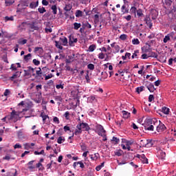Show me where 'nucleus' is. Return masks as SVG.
Listing matches in <instances>:
<instances>
[{
    "label": "nucleus",
    "mask_w": 176,
    "mask_h": 176,
    "mask_svg": "<svg viewBox=\"0 0 176 176\" xmlns=\"http://www.w3.org/2000/svg\"><path fill=\"white\" fill-rule=\"evenodd\" d=\"M122 153H123V151H122V149H120L118 151L115 152L116 156H122Z\"/></svg>",
    "instance_id": "obj_48"
},
{
    "label": "nucleus",
    "mask_w": 176,
    "mask_h": 176,
    "mask_svg": "<svg viewBox=\"0 0 176 176\" xmlns=\"http://www.w3.org/2000/svg\"><path fill=\"white\" fill-rule=\"evenodd\" d=\"M64 116H65V119H67V120H68V119H69V111H66L64 114Z\"/></svg>",
    "instance_id": "obj_60"
},
{
    "label": "nucleus",
    "mask_w": 176,
    "mask_h": 176,
    "mask_svg": "<svg viewBox=\"0 0 176 176\" xmlns=\"http://www.w3.org/2000/svg\"><path fill=\"white\" fill-rule=\"evenodd\" d=\"M95 23H98L100 21V16L98 14H95L94 16Z\"/></svg>",
    "instance_id": "obj_53"
},
{
    "label": "nucleus",
    "mask_w": 176,
    "mask_h": 176,
    "mask_svg": "<svg viewBox=\"0 0 176 176\" xmlns=\"http://www.w3.org/2000/svg\"><path fill=\"white\" fill-rule=\"evenodd\" d=\"M136 13H137V16H138V17H144V13H142V9H138L136 11Z\"/></svg>",
    "instance_id": "obj_35"
},
{
    "label": "nucleus",
    "mask_w": 176,
    "mask_h": 176,
    "mask_svg": "<svg viewBox=\"0 0 176 176\" xmlns=\"http://www.w3.org/2000/svg\"><path fill=\"white\" fill-rule=\"evenodd\" d=\"M137 53H140V52L138 50H135L134 52V53L133 54L131 58H135V57L137 58V56H138V55H137Z\"/></svg>",
    "instance_id": "obj_58"
},
{
    "label": "nucleus",
    "mask_w": 176,
    "mask_h": 176,
    "mask_svg": "<svg viewBox=\"0 0 176 176\" xmlns=\"http://www.w3.org/2000/svg\"><path fill=\"white\" fill-rule=\"evenodd\" d=\"M74 135H79V134H82V130L76 129L75 132L73 133Z\"/></svg>",
    "instance_id": "obj_49"
},
{
    "label": "nucleus",
    "mask_w": 176,
    "mask_h": 176,
    "mask_svg": "<svg viewBox=\"0 0 176 176\" xmlns=\"http://www.w3.org/2000/svg\"><path fill=\"white\" fill-rule=\"evenodd\" d=\"M38 12H39L41 14H43L45 12H46V9L44 7L39 8L38 9Z\"/></svg>",
    "instance_id": "obj_50"
},
{
    "label": "nucleus",
    "mask_w": 176,
    "mask_h": 176,
    "mask_svg": "<svg viewBox=\"0 0 176 176\" xmlns=\"http://www.w3.org/2000/svg\"><path fill=\"white\" fill-rule=\"evenodd\" d=\"M141 162L144 164H148V159L146 158V157L145 156V154H142L141 155V159H140Z\"/></svg>",
    "instance_id": "obj_19"
},
{
    "label": "nucleus",
    "mask_w": 176,
    "mask_h": 176,
    "mask_svg": "<svg viewBox=\"0 0 176 176\" xmlns=\"http://www.w3.org/2000/svg\"><path fill=\"white\" fill-rule=\"evenodd\" d=\"M152 51V48L149 47H142V52L143 53H150V52Z\"/></svg>",
    "instance_id": "obj_20"
},
{
    "label": "nucleus",
    "mask_w": 176,
    "mask_h": 176,
    "mask_svg": "<svg viewBox=\"0 0 176 176\" xmlns=\"http://www.w3.org/2000/svg\"><path fill=\"white\" fill-rule=\"evenodd\" d=\"M14 3V0L12 1V0H6L5 1V3H6V6H12V5H13Z\"/></svg>",
    "instance_id": "obj_26"
},
{
    "label": "nucleus",
    "mask_w": 176,
    "mask_h": 176,
    "mask_svg": "<svg viewBox=\"0 0 176 176\" xmlns=\"http://www.w3.org/2000/svg\"><path fill=\"white\" fill-rule=\"evenodd\" d=\"M21 76V72H16L12 75V76L10 77V80H11L12 82H14V79H17V78H20Z\"/></svg>",
    "instance_id": "obj_12"
},
{
    "label": "nucleus",
    "mask_w": 176,
    "mask_h": 176,
    "mask_svg": "<svg viewBox=\"0 0 176 176\" xmlns=\"http://www.w3.org/2000/svg\"><path fill=\"white\" fill-rule=\"evenodd\" d=\"M130 12H131V13L135 14V13H137V8H135V6L131 7Z\"/></svg>",
    "instance_id": "obj_47"
},
{
    "label": "nucleus",
    "mask_w": 176,
    "mask_h": 176,
    "mask_svg": "<svg viewBox=\"0 0 176 176\" xmlns=\"http://www.w3.org/2000/svg\"><path fill=\"white\" fill-rule=\"evenodd\" d=\"M144 21L146 24L148 25V28H150L151 30L153 26V24L152 23V21H151V17H149V15H146L145 16Z\"/></svg>",
    "instance_id": "obj_11"
},
{
    "label": "nucleus",
    "mask_w": 176,
    "mask_h": 176,
    "mask_svg": "<svg viewBox=\"0 0 176 176\" xmlns=\"http://www.w3.org/2000/svg\"><path fill=\"white\" fill-rule=\"evenodd\" d=\"M17 137L19 140H23V138H24V132H23V129H21L17 132Z\"/></svg>",
    "instance_id": "obj_18"
},
{
    "label": "nucleus",
    "mask_w": 176,
    "mask_h": 176,
    "mask_svg": "<svg viewBox=\"0 0 176 176\" xmlns=\"http://www.w3.org/2000/svg\"><path fill=\"white\" fill-rule=\"evenodd\" d=\"M153 144H152V140H140V148L141 146L144 147L145 146L146 148H149L152 146Z\"/></svg>",
    "instance_id": "obj_5"
},
{
    "label": "nucleus",
    "mask_w": 176,
    "mask_h": 176,
    "mask_svg": "<svg viewBox=\"0 0 176 176\" xmlns=\"http://www.w3.org/2000/svg\"><path fill=\"white\" fill-rule=\"evenodd\" d=\"M162 111L163 112V113H164L165 115H168V113H170V109L164 107H162Z\"/></svg>",
    "instance_id": "obj_28"
},
{
    "label": "nucleus",
    "mask_w": 176,
    "mask_h": 176,
    "mask_svg": "<svg viewBox=\"0 0 176 176\" xmlns=\"http://www.w3.org/2000/svg\"><path fill=\"white\" fill-rule=\"evenodd\" d=\"M36 90L39 93V94H42V91H41V90H42V85H36Z\"/></svg>",
    "instance_id": "obj_38"
},
{
    "label": "nucleus",
    "mask_w": 176,
    "mask_h": 176,
    "mask_svg": "<svg viewBox=\"0 0 176 176\" xmlns=\"http://www.w3.org/2000/svg\"><path fill=\"white\" fill-rule=\"evenodd\" d=\"M166 129H167L166 127V125H164V124H163L161 121H159V124L156 127V130L158 133H163V131H164V130H166Z\"/></svg>",
    "instance_id": "obj_6"
},
{
    "label": "nucleus",
    "mask_w": 176,
    "mask_h": 176,
    "mask_svg": "<svg viewBox=\"0 0 176 176\" xmlns=\"http://www.w3.org/2000/svg\"><path fill=\"white\" fill-rule=\"evenodd\" d=\"M121 10L123 12V14H124V13H129V8H126V5L122 6Z\"/></svg>",
    "instance_id": "obj_34"
},
{
    "label": "nucleus",
    "mask_w": 176,
    "mask_h": 176,
    "mask_svg": "<svg viewBox=\"0 0 176 176\" xmlns=\"http://www.w3.org/2000/svg\"><path fill=\"white\" fill-rule=\"evenodd\" d=\"M157 154L160 155L161 159H164V157H166V153L160 150V148L159 149Z\"/></svg>",
    "instance_id": "obj_24"
},
{
    "label": "nucleus",
    "mask_w": 176,
    "mask_h": 176,
    "mask_svg": "<svg viewBox=\"0 0 176 176\" xmlns=\"http://www.w3.org/2000/svg\"><path fill=\"white\" fill-rule=\"evenodd\" d=\"M133 45H140V40L138 38H134L132 40Z\"/></svg>",
    "instance_id": "obj_51"
},
{
    "label": "nucleus",
    "mask_w": 176,
    "mask_h": 176,
    "mask_svg": "<svg viewBox=\"0 0 176 176\" xmlns=\"http://www.w3.org/2000/svg\"><path fill=\"white\" fill-rule=\"evenodd\" d=\"M153 100H155V96H153V95H150L148 96L149 102H152Z\"/></svg>",
    "instance_id": "obj_61"
},
{
    "label": "nucleus",
    "mask_w": 176,
    "mask_h": 176,
    "mask_svg": "<svg viewBox=\"0 0 176 176\" xmlns=\"http://www.w3.org/2000/svg\"><path fill=\"white\" fill-rule=\"evenodd\" d=\"M159 121L156 119H147L146 120V124H147L148 126H151L153 125V126H156V127H157V126L159 125Z\"/></svg>",
    "instance_id": "obj_7"
},
{
    "label": "nucleus",
    "mask_w": 176,
    "mask_h": 176,
    "mask_svg": "<svg viewBox=\"0 0 176 176\" xmlns=\"http://www.w3.org/2000/svg\"><path fill=\"white\" fill-rule=\"evenodd\" d=\"M35 2L32 1V3H30V9H35Z\"/></svg>",
    "instance_id": "obj_63"
},
{
    "label": "nucleus",
    "mask_w": 176,
    "mask_h": 176,
    "mask_svg": "<svg viewBox=\"0 0 176 176\" xmlns=\"http://www.w3.org/2000/svg\"><path fill=\"white\" fill-rule=\"evenodd\" d=\"M71 9H72V5L71 4H66L65 8H64V10H65V16L67 19H68V17H69V14H72L73 11H71Z\"/></svg>",
    "instance_id": "obj_3"
},
{
    "label": "nucleus",
    "mask_w": 176,
    "mask_h": 176,
    "mask_svg": "<svg viewBox=\"0 0 176 176\" xmlns=\"http://www.w3.org/2000/svg\"><path fill=\"white\" fill-rule=\"evenodd\" d=\"M35 74H36V76H34V78L42 77V75H43V73L42 72V69L41 67H38V70H36Z\"/></svg>",
    "instance_id": "obj_16"
},
{
    "label": "nucleus",
    "mask_w": 176,
    "mask_h": 176,
    "mask_svg": "<svg viewBox=\"0 0 176 176\" xmlns=\"http://www.w3.org/2000/svg\"><path fill=\"white\" fill-rule=\"evenodd\" d=\"M170 13L173 14V17H176V8L173 7V9L171 10Z\"/></svg>",
    "instance_id": "obj_57"
},
{
    "label": "nucleus",
    "mask_w": 176,
    "mask_h": 176,
    "mask_svg": "<svg viewBox=\"0 0 176 176\" xmlns=\"http://www.w3.org/2000/svg\"><path fill=\"white\" fill-rule=\"evenodd\" d=\"M169 36H170L171 39L173 40L174 42L176 41V32H172L169 33Z\"/></svg>",
    "instance_id": "obj_31"
},
{
    "label": "nucleus",
    "mask_w": 176,
    "mask_h": 176,
    "mask_svg": "<svg viewBox=\"0 0 176 176\" xmlns=\"http://www.w3.org/2000/svg\"><path fill=\"white\" fill-rule=\"evenodd\" d=\"M144 86L137 87L136 91H137L138 94H140L141 93V91H144Z\"/></svg>",
    "instance_id": "obj_37"
},
{
    "label": "nucleus",
    "mask_w": 176,
    "mask_h": 176,
    "mask_svg": "<svg viewBox=\"0 0 176 176\" xmlns=\"http://www.w3.org/2000/svg\"><path fill=\"white\" fill-rule=\"evenodd\" d=\"M120 39H121V41H126L127 39V35L126 34H121L120 36Z\"/></svg>",
    "instance_id": "obj_54"
},
{
    "label": "nucleus",
    "mask_w": 176,
    "mask_h": 176,
    "mask_svg": "<svg viewBox=\"0 0 176 176\" xmlns=\"http://www.w3.org/2000/svg\"><path fill=\"white\" fill-rule=\"evenodd\" d=\"M81 151H83V152L86 151V149H87V146H86V144L82 143L80 144Z\"/></svg>",
    "instance_id": "obj_46"
},
{
    "label": "nucleus",
    "mask_w": 176,
    "mask_h": 176,
    "mask_svg": "<svg viewBox=\"0 0 176 176\" xmlns=\"http://www.w3.org/2000/svg\"><path fill=\"white\" fill-rule=\"evenodd\" d=\"M60 41L63 43V46H67L68 44V39H67V37L60 38Z\"/></svg>",
    "instance_id": "obj_23"
},
{
    "label": "nucleus",
    "mask_w": 176,
    "mask_h": 176,
    "mask_svg": "<svg viewBox=\"0 0 176 176\" xmlns=\"http://www.w3.org/2000/svg\"><path fill=\"white\" fill-rule=\"evenodd\" d=\"M55 46L57 47V49H60V50H63L64 48L61 45H60V41H55Z\"/></svg>",
    "instance_id": "obj_30"
},
{
    "label": "nucleus",
    "mask_w": 176,
    "mask_h": 176,
    "mask_svg": "<svg viewBox=\"0 0 176 176\" xmlns=\"http://www.w3.org/2000/svg\"><path fill=\"white\" fill-rule=\"evenodd\" d=\"M34 162H35V160H32L28 163V166H29L28 168L29 170H34V168H35V166H32V164H34Z\"/></svg>",
    "instance_id": "obj_22"
},
{
    "label": "nucleus",
    "mask_w": 176,
    "mask_h": 176,
    "mask_svg": "<svg viewBox=\"0 0 176 176\" xmlns=\"http://www.w3.org/2000/svg\"><path fill=\"white\" fill-rule=\"evenodd\" d=\"M98 58L100 60H104V58H105V54H104V53L101 52L98 54Z\"/></svg>",
    "instance_id": "obj_55"
},
{
    "label": "nucleus",
    "mask_w": 176,
    "mask_h": 176,
    "mask_svg": "<svg viewBox=\"0 0 176 176\" xmlns=\"http://www.w3.org/2000/svg\"><path fill=\"white\" fill-rule=\"evenodd\" d=\"M150 16L153 20H156L159 16V12L155 9H151L150 12Z\"/></svg>",
    "instance_id": "obj_10"
},
{
    "label": "nucleus",
    "mask_w": 176,
    "mask_h": 176,
    "mask_svg": "<svg viewBox=\"0 0 176 176\" xmlns=\"http://www.w3.org/2000/svg\"><path fill=\"white\" fill-rule=\"evenodd\" d=\"M34 155H45V150H41V152L34 151Z\"/></svg>",
    "instance_id": "obj_56"
},
{
    "label": "nucleus",
    "mask_w": 176,
    "mask_h": 176,
    "mask_svg": "<svg viewBox=\"0 0 176 176\" xmlns=\"http://www.w3.org/2000/svg\"><path fill=\"white\" fill-rule=\"evenodd\" d=\"M4 96L6 97L8 96H9V94H10V90L9 89H6V91H4Z\"/></svg>",
    "instance_id": "obj_64"
},
{
    "label": "nucleus",
    "mask_w": 176,
    "mask_h": 176,
    "mask_svg": "<svg viewBox=\"0 0 176 176\" xmlns=\"http://www.w3.org/2000/svg\"><path fill=\"white\" fill-rule=\"evenodd\" d=\"M36 76V74H35V68L28 66L27 70H24V76Z\"/></svg>",
    "instance_id": "obj_2"
},
{
    "label": "nucleus",
    "mask_w": 176,
    "mask_h": 176,
    "mask_svg": "<svg viewBox=\"0 0 176 176\" xmlns=\"http://www.w3.org/2000/svg\"><path fill=\"white\" fill-rule=\"evenodd\" d=\"M10 69H12V71H17V67H16V65L14 64H12Z\"/></svg>",
    "instance_id": "obj_62"
},
{
    "label": "nucleus",
    "mask_w": 176,
    "mask_h": 176,
    "mask_svg": "<svg viewBox=\"0 0 176 176\" xmlns=\"http://www.w3.org/2000/svg\"><path fill=\"white\" fill-rule=\"evenodd\" d=\"M162 3L164 9H168L173 4V0H162Z\"/></svg>",
    "instance_id": "obj_8"
},
{
    "label": "nucleus",
    "mask_w": 176,
    "mask_h": 176,
    "mask_svg": "<svg viewBox=\"0 0 176 176\" xmlns=\"http://www.w3.org/2000/svg\"><path fill=\"white\" fill-rule=\"evenodd\" d=\"M122 113L124 119H128L129 117L130 116V113H129L126 111H122Z\"/></svg>",
    "instance_id": "obj_27"
},
{
    "label": "nucleus",
    "mask_w": 176,
    "mask_h": 176,
    "mask_svg": "<svg viewBox=\"0 0 176 176\" xmlns=\"http://www.w3.org/2000/svg\"><path fill=\"white\" fill-rule=\"evenodd\" d=\"M96 48H97V45H96L95 44H92L89 45L88 50L89 52H94V50H96Z\"/></svg>",
    "instance_id": "obj_29"
},
{
    "label": "nucleus",
    "mask_w": 176,
    "mask_h": 176,
    "mask_svg": "<svg viewBox=\"0 0 176 176\" xmlns=\"http://www.w3.org/2000/svg\"><path fill=\"white\" fill-rule=\"evenodd\" d=\"M82 16H83V12L80 10H77L76 11V17H82Z\"/></svg>",
    "instance_id": "obj_33"
},
{
    "label": "nucleus",
    "mask_w": 176,
    "mask_h": 176,
    "mask_svg": "<svg viewBox=\"0 0 176 176\" xmlns=\"http://www.w3.org/2000/svg\"><path fill=\"white\" fill-rule=\"evenodd\" d=\"M148 57H153L154 58H157V54L156 52H151Z\"/></svg>",
    "instance_id": "obj_45"
},
{
    "label": "nucleus",
    "mask_w": 176,
    "mask_h": 176,
    "mask_svg": "<svg viewBox=\"0 0 176 176\" xmlns=\"http://www.w3.org/2000/svg\"><path fill=\"white\" fill-rule=\"evenodd\" d=\"M173 63H176V57L175 58H170L168 60V65H173Z\"/></svg>",
    "instance_id": "obj_43"
},
{
    "label": "nucleus",
    "mask_w": 176,
    "mask_h": 176,
    "mask_svg": "<svg viewBox=\"0 0 176 176\" xmlns=\"http://www.w3.org/2000/svg\"><path fill=\"white\" fill-rule=\"evenodd\" d=\"M51 9L53 11V13L54 14H57V6H56V5L52 6Z\"/></svg>",
    "instance_id": "obj_42"
},
{
    "label": "nucleus",
    "mask_w": 176,
    "mask_h": 176,
    "mask_svg": "<svg viewBox=\"0 0 176 176\" xmlns=\"http://www.w3.org/2000/svg\"><path fill=\"white\" fill-rule=\"evenodd\" d=\"M144 130H148V131H153L154 126L153 125L146 124V120H145L144 124H143Z\"/></svg>",
    "instance_id": "obj_15"
},
{
    "label": "nucleus",
    "mask_w": 176,
    "mask_h": 176,
    "mask_svg": "<svg viewBox=\"0 0 176 176\" xmlns=\"http://www.w3.org/2000/svg\"><path fill=\"white\" fill-rule=\"evenodd\" d=\"M78 42V38H74V35L71 34L69 36V46H72L74 43H76Z\"/></svg>",
    "instance_id": "obj_13"
},
{
    "label": "nucleus",
    "mask_w": 176,
    "mask_h": 176,
    "mask_svg": "<svg viewBox=\"0 0 176 176\" xmlns=\"http://www.w3.org/2000/svg\"><path fill=\"white\" fill-rule=\"evenodd\" d=\"M96 130H98V135H102V134L107 133V131H105V129H104V126H102V125H101V124L96 125Z\"/></svg>",
    "instance_id": "obj_9"
},
{
    "label": "nucleus",
    "mask_w": 176,
    "mask_h": 176,
    "mask_svg": "<svg viewBox=\"0 0 176 176\" xmlns=\"http://www.w3.org/2000/svg\"><path fill=\"white\" fill-rule=\"evenodd\" d=\"M64 141H65V138H63V136H60L58 138L57 142H58V144H63V142H64Z\"/></svg>",
    "instance_id": "obj_40"
},
{
    "label": "nucleus",
    "mask_w": 176,
    "mask_h": 176,
    "mask_svg": "<svg viewBox=\"0 0 176 176\" xmlns=\"http://www.w3.org/2000/svg\"><path fill=\"white\" fill-rule=\"evenodd\" d=\"M41 117L43 118V122H44V123L46 122L47 119H49V116H46V114H45V113H41Z\"/></svg>",
    "instance_id": "obj_32"
},
{
    "label": "nucleus",
    "mask_w": 176,
    "mask_h": 176,
    "mask_svg": "<svg viewBox=\"0 0 176 176\" xmlns=\"http://www.w3.org/2000/svg\"><path fill=\"white\" fill-rule=\"evenodd\" d=\"M29 32H34V31H39V26L35 25V22L28 23Z\"/></svg>",
    "instance_id": "obj_4"
},
{
    "label": "nucleus",
    "mask_w": 176,
    "mask_h": 176,
    "mask_svg": "<svg viewBox=\"0 0 176 176\" xmlns=\"http://www.w3.org/2000/svg\"><path fill=\"white\" fill-rule=\"evenodd\" d=\"M81 127L82 129H84L85 131H89L90 129L89 124L85 122H81Z\"/></svg>",
    "instance_id": "obj_17"
},
{
    "label": "nucleus",
    "mask_w": 176,
    "mask_h": 176,
    "mask_svg": "<svg viewBox=\"0 0 176 176\" xmlns=\"http://www.w3.org/2000/svg\"><path fill=\"white\" fill-rule=\"evenodd\" d=\"M74 30H78L80 28V27H82V25L80 23H74Z\"/></svg>",
    "instance_id": "obj_44"
},
{
    "label": "nucleus",
    "mask_w": 176,
    "mask_h": 176,
    "mask_svg": "<svg viewBox=\"0 0 176 176\" xmlns=\"http://www.w3.org/2000/svg\"><path fill=\"white\" fill-rule=\"evenodd\" d=\"M31 57H32V54H28L27 55H25L23 56V60L25 61V63H28L30 60H31Z\"/></svg>",
    "instance_id": "obj_21"
},
{
    "label": "nucleus",
    "mask_w": 176,
    "mask_h": 176,
    "mask_svg": "<svg viewBox=\"0 0 176 176\" xmlns=\"http://www.w3.org/2000/svg\"><path fill=\"white\" fill-rule=\"evenodd\" d=\"M19 116H20V114L17 113L15 110H12L10 115L8 116V120H13L14 123L19 120Z\"/></svg>",
    "instance_id": "obj_1"
},
{
    "label": "nucleus",
    "mask_w": 176,
    "mask_h": 176,
    "mask_svg": "<svg viewBox=\"0 0 176 176\" xmlns=\"http://www.w3.org/2000/svg\"><path fill=\"white\" fill-rule=\"evenodd\" d=\"M170 34L165 36V37L163 40L164 43H167V42H168V41H170Z\"/></svg>",
    "instance_id": "obj_39"
},
{
    "label": "nucleus",
    "mask_w": 176,
    "mask_h": 176,
    "mask_svg": "<svg viewBox=\"0 0 176 176\" xmlns=\"http://www.w3.org/2000/svg\"><path fill=\"white\" fill-rule=\"evenodd\" d=\"M33 64H34L35 65H39V64H41V61L36 60V59H34L32 61Z\"/></svg>",
    "instance_id": "obj_59"
},
{
    "label": "nucleus",
    "mask_w": 176,
    "mask_h": 176,
    "mask_svg": "<svg viewBox=\"0 0 176 176\" xmlns=\"http://www.w3.org/2000/svg\"><path fill=\"white\" fill-rule=\"evenodd\" d=\"M146 87H147L148 90H149L150 93H153V91H155V90H156V88H155V85H153V84H152V82L146 84Z\"/></svg>",
    "instance_id": "obj_14"
},
{
    "label": "nucleus",
    "mask_w": 176,
    "mask_h": 176,
    "mask_svg": "<svg viewBox=\"0 0 176 176\" xmlns=\"http://www.w3.org/2000/svg\"><path fill=\"white\" fill-rule=\"evenodd\" d=\"M90 157H91V160H97V159H98L100 157V154H98V153H97L94 155H91Z\"/></svg>",
    "instance_id": "obj_25"
},
{
    "label": "nucleus",
    "mask_w": 176,
    "mask_h": 176,
    "mask_svg": "<svg viewBox=\"0 0 176 176\" xmlns=\"http://www.w3.org/2000/svg\"><path fill=\"white\" fill-rule=\"evenodd\" d=\"M82 26L84 27V28H91V25L89 23V22H85L82 23Z\"/></svg>",
    "instance_id": "obj_41"
},
{
    "label": "nucleus",
    "mask_w": 176,
    "mask_h": 176,
    "mask_svg": "<svg viewBox=\"0 0 176 176\" xmlns=\"http://www.w3.org/2000/svg\"><path fill=\"white\" fill-rule=\"evenodd\" d=\"M111 141H113L114 145H116V144H119V142H120V140H119V138L113 136Z\"/></svg>",
    "instance_id": "obj_36"
},
{
    "label": "nucleus",
    "mask_w": 176,
    "mask_h": 176,
    "mask_svg": "<svg viewBox=\"0 0 176 176\" xmlns=\"http://www.w3.org/2000/svg\"><path fill=\"white\" fill-rule=\"evenodd\" d=\"M87 68H88V69H90L91 71H94V65L93 63H89L87 65Z\"/></svg>",
    "instance_id": "obj_52"
}]
</instances>
